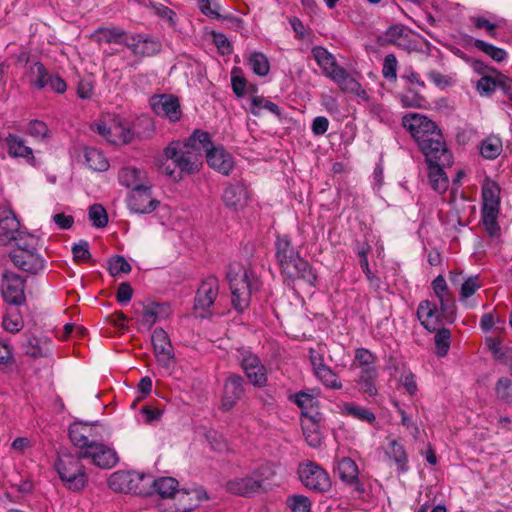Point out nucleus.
<instances>
[{"instance_id":"obj_29","label":"nucleus","mask_w":512,"mask_h":512,"mask_svg":"<svg viewBox=\"0 0 512 512\" xmlns=\"http://www.w3.org/2000/svg\"><path fill=\"white\" fill-rule=\"evenodd\" d=\"M118 179L122 186L131 191L149 184L146 172L132 166L123 167L118 173Z\"/></svg>"},{"instance_id":"obj_16","label":"nucleus","mask_w":512,"mask_h":512,"mask_svg":"<svg viewBox=\"0 0 512 512\" xmlns=\"http://www.w3.org/2000/svg\"><path fill=\"white\" fill-rule=\"evenodd\" d=\"M1 292L4 300L11 305L25 302L24 280L16 273L5 271L2 274Z\"/></svg>"},{"instance_id":"obj_10","label":"nucleus","mask_w":512,"mask_h":512,"mask_svg":"<svg viewBox=\"0 0 512 512\" xmlns=\"http://www.w3.org/2000/svg\"><path fill=\"white\" fill-rule=\"evenodd\" d=\"M92 130L115 145L130 143L135 136L130 123L120 117H114L109 124L103 121L95 122Z\"/></svg>"},{"instance_id":"obj_12","label":"nucleus","mask_w":512,"mask_h":512,"mask_svg":"<svg viewBox=\"0 0 512 512\" xmlns=\"http://www.w3.org/2000/svg\"><path fill=\"white\" fill-rule=\"evenodd\" d=\"M299 479L310 490L324 492L331 487L327 472L318 464L307 461L298 467Z\"/></svg>"},{"instance_id":"obj_62","label":"nucleus","mask_w":512,"mask_h":512,"mask_svg":"<svg viewBox=\"0 0 512 512\" xmlns=\"http://www.w3.org/2000/svg\"><path fill=\"white\" fill-rule=\"evenodd\" d=\"M482 214H483V223L485 225L486 231L491 236H496L499 231V226L496 221L498 213L483 212Z\"/></svg>"},{"instance_id":"obj_35","label":"nucleus","mask_w":512,"mask_h":512,"mask_svg":"<svg viewBox=\"0 0 512 512\" xmlns=\"http://www.w3.org/2000/svg\"><path fill=\"white\" fill-rule=\"evenodd\" d=\"M23 349L33 358L47 357L51 354V341L30 336L24 341Z\"/></svg>"},{"instance_id":"obj_19","label":"nucleus","mask_w":512,"mask_h":512,"mask_svg":"<svg viewBox=\"0 0 512 512\" xmlns=\"http://www.w3.org/2000/svg\"><path fill=\"white\" fill-rule=\"evenodd\" d=\"M122 44L130 49L135 56L140 57L154 56L161 50V43L158 40L142 34H129L123 38Z\"/></svg>"},{"instance_id":"obj_21","label":"nucleus","mask_w":512,"mask_h":512,"mask_svg":"<svg viewBox=\"0 0 512 512\" xmlns=\"http://www.w3.org/2000/svg\"><path fill=\"white\" fill-rule=\"evenodd\" d=\"M151 106L159 116H165L175 122L180 119L181 110L178 99L173 95L163 94L151 98Z\"/></svg>"},{"instance_id":"obj_54","label":"nucleus","mask_w":512,"mask_h":512,"mask_svg":"<svg viewBox=\"0 0 512 512\" xmlns=\"http://www.w3.org/2000/svg\"><path fill=\"white\" fill-rule=\"evenodd\" d=\"M398 61L394 54L385 56L382 67V75L389 81H396L397 79Z\"/></svg>"},{"instance_id":"obj_36","label":"nucleus","mask_w":512,"mask_h":512,"mask_svg":"<svg viewBox=\"0 0 512 512\" xmlns=\"http://www.w3.org/2000/svg\"><path fill=\"white\" fill-rule=\"evenodd\" d=\"M385 454L390 460L394 461L399 472L404 473L408 471V456L406 450L397 440H390Z\"/></svg>"},{"instance_id":"obj_38","label":"nucleus","mask_w":512,"mask_h":512,"mask_svg":"<svg viewBox=\"0 0 512 512\" xmlns=\"http://www.w3.org/2000/svg\"><path fill=\"white\" fill-rule=\"evenodd\" d=\"M84 156L87 165L94 171L103 172L109 168L108 160L104 154L96 148H86Z\"/></svg>"},{"instance_id":"obj_46","label":"nucleus","mask_w":512,"mask_h":512,"mask_svg":"<svg viewBox=\"0 0 512 512\" xmlns=\"http://www.w3.org/2000/svg\"><path fill=\"white\" fill-rule=\"evenodd\" d=\"M379 373L371 374V375H359L357 379V384L359 386V390L367 394L369 397H375L378 395L377 388V379Z\"/></svg>"},{"instance_id":"obj_8","label":"nucleus","mask_w":512,"mask_h":512,"mask_svg":"<svg viewBox=\"0 0 512 512\" xmlns=\"http://www.w3.org/2000/svg\"><path fill=\"white\" fill-rule=\"evenodd\" d=\"M79 450L77 456L71 454L60 455L55 463V468L66 487L72 491L82 490L88 481L84 466L81 464Z\"/></svg>"},{"instance_id":"obj_64","label":"nucleus","mask_w":512,"mask_h":512,"mask_svg":"<svg viewBox=\"0 0 512 512\" xmlns=\"http://www.w3.org/2000/svg\"><path fill=\"white\" fill-rule=\"evenodd\" d=\"M487 345L494 359L503 363L506 356V348L503 349L501 347V342L498 339L489 338L487 340Z\"/></svg>"},{"instance_id":"obj_18","label":"nucleus","mask_w":512,"mask_h":512,"mask_svg":"<svg viewBox=\"0 0 512 512\" xmlns=\"http://www.w3.org/2000/svg\"><path fill=\"white\" fill-rule=\"evenodd\" d=\"M127 205L132 213L148 214L156 209L159 205V201L152 197L151 186L147 184L130 192Z\"/></svg>"},{"instance_id":"obj_13","label":"nucleus","mask_w":512,"mask_h":512,"mask_svg":"<svg viewBox=\"0 0 512 512\" xmlns=\"http://www.w3.org/2000/svg\"><path fill=\"white\" fill-rule=\"evenodd\" d=\"M445 153L448 156V162L442 160V152L436 153L434 160L426 158L430 186L440 194L444 193L448 188V178L444 168L451 166L453 162L452 154L447 147H445Z\"/></svg>"},{"instance_id":"obj_49","label":"nucleus","mask_w":512,"mask_h":512,"mask_svg":"<svg viewBox=\"0 0 512 512\" xmlns=\"http://www.w3.org/2000/svg\"><path fill=\"white\" fill-rule=\"evenodd\" d=\"M89 219L92 224L97 228H103L108 223L107 212L104 207L100 204H93L89 208Z\"/></svg>"},{"instance_id":"obj_17","label":"nucleus","mask_w":512,"mask_h":512,"mask_svg":"<svg viewBox=\"0 0 512 512\" xmlns=\"http://www.w3.org/2000/svg\"><path fill=\"white\" fill-rule=\"evenodd\" d=\"M154 355L158 364L163 368H170L175 356L170 338L165 330L156 328L151 335Z\"/></svg>"},{"instance_id":"obj_37","label":"nucleus","mask_w":512,"mask_h":512,"mask_svg":"<svg viewBox=\"0 0 512 512\" xmlns=\"http://www.w3.org/2000/svg\"><path fill=\"white\" fill-rule=\"evenodd\" d=\"M343 415L353 417L357 420L373 424L376 421L375 414L368 408L355 405L352 403H344L341 406Z\"/></svg>"},{"instance_id":"obj_58","label":"nucleus","mask_w":512,"mask_h":512,"mask_svg":"<svg viewBox=\"0 0 512 512\" xmlns=\"http://www.w3.org/2000/svg\"><path fill=\"white\" fill-rule=\"evenodd\" d=\"M197 4L204 15L215 19H220L222 17L219 13L221 8L219 3L211 0H197Z\"/></svg>"},{"instance_id":"obj_51","label":"nucleus","mask_w":512,"mask_h":512,"mask_svg":"<svg viewBox=\"0 0 512 512\" xmlns=\"http://www.w3.org/2000/svg\"><path fill=\"white\" fill-rule=\"evenodd\" d=\"M291 512H310L311 502L304 495H292L286 501Z\"/></svg>"},{"instance_id":"obj_30","label":"nucleus","mask_w":512,"mask_h":512,"mask_svg":"<svg viewBox=\"0 0 512 512\" xmlns=\"http://www.w3.org/2000/svg\"><path fill=\"white\" fill-rule=\"evenodd\" d=\"M20 223L15 214L9 210H0V244L7 245L12 242L14 235L19 231Z\"/></svg>"},{"instance_id":"obj_11","label":"nucleus","mask_w":512,"mask_h":512,"mask_svg":"<svg viewBox=\"0 0 512 512\" xmlns=\"http://www.w3.org/2000/svg\"><path fill=\"white\" fill-rule=\"evenodd\" d=\"M207 144L200 143L201 158L205 154L209 166L223 175H229L234 168V158L222 146H213L207 133Z\"/></svg>"},{"instance_id":"obj_7","label":"nucleus","mask_w":512,"mask_h":512,"mask_svg":"<svg viewBox=\"0 0 512 512\" xmlns=\"http://www.w3.org/2000/svg\"><path fill=\"white\" fill-rule=\"evenodd\" d=\"M273 475V467L270 464H265L254 470L251 474L229 480L226 483V488L233 494L250 497L261 492L264 487V482L269 480Z\"/></svg>"},{"instance_id":"obj_6","label":"nucleus","mask_w":512,"mask_h":512,"mask_svg":"<svg viewBox=\"0 0 512 512\" xmlns=\"http://www.w3.org/2000/svg\"><path fill=\"white\" fill-rule=\"evenodd\" d=\"M227 280L231 290V303L238 312L250 304L252 293L258 290V279L254 273L239 263L229 265Z\"/></svg>"},{"instance_id":"obj_24","label":"nucleus","mask_w":512,"mask_h":512,"mask_svg":"<svg viewBox=\"0 0 512 512\" xmlns=\"http://www.w3.org/2000/svg\"><path fill=\"white\" fill-rule=\"evenodd\" d=\"M337 472L345 484L351 486L358 493L364 492V486L358 478V466L351 458H342L338 462Z\"/></svg>"},{"instance_id":"obj_40","label":"nucleus","mask_w":512,"mask_h":512,"mask_svg":"<svg viewBox=\"0 0 512 512\" xmlns=\"http://www.w3.org/2000/svg\"><path fill=\"white\" fill-rule=\"evenodd\" d=\"M125 36H129V34L117 27H102L95 32L97 41L104 43L122 44V40Z\"/></svg>"},{"instance_id":"obj_59","label":"nucleus","mask_w":512,"mask_h":512,"mask_svg":"<svg viewBox=\"0 0 512 512\" xmlns=\"http://www.w3.org/2000/svg\"><path fill=\"white\" fill-rule=\"evenodd\" d=\"M479 288L480 284L478 282V277H469L461 286L460 299L464 300L471 297Z\"/></svg>"},{"instance_id":"obj_25","label":"nucleus","mask_w":512,"mask_h":512,"mask_svg":"<svg viewBox=\"0 0 512 512\" xmlns=\"http://www.w3.org/2000/svg\"><path fill=\"white\" fill-rule=\"evenodd\" d=\"M154 490L162 498H172L175 495L180 500L188 498L189 493L178 489V481L173 477H160L154 479L151 476V491Z\"/></svg>"},{"instance_id":"obj_43","label":"nucleus","mask_w":512,"mask_h":512,"mask_svg":"<svg viewBox=\"0 0 512 512\" xmlns=\"http://www.w3.org/2000/svg\"><path fill=\"white\" fill-rule=\"evenodd\" d=\"M248 63L253 72L259 76H266L270 70L268 58L261 52H253L248 58Z\"/></svg>"},{"instance_id":"obj_55","label":"nucleus","mask_w":512,"mask_h":512,"mask_svg":"<svg viewBox=\"0 0 512 512\" xmlns=\"http://www.w3.org/2000/svg\"><path fill=\"white\" fill-rule=\"evenodd\" d=\"M3 327L11 333L19 332L23 327V321L18 312H10L3 318Z\"/></svg>"},{"instance_id":"obj_45","label":"nucleus","mask_w":512,"mask_h":512,"mask_svg":"<svg viewBox=\"0 0 512 512\" xmlns=\"http://www.w3.org/2000/svg\"><path fill=\"white\" fill-rule=\"evenodd\" d=\"M163 307L159 304H151L144 307L141 323L148 329L151 326L164 318Z\"/></svg>"},{"instance_id":"obj_56","label":"nucleus","mask_w":512,"mask_h":512,"mask_svg":"<svg viewBox=\"0 0 512 512\" xmlns=\"http://www.w3.org/2000/svg\"><path fill=\"white\" fill-rule=\"evenodd\" d=\"M108 269L112 276L119 275L121 273H128L131 270L130 264L122 256H116L109 260Z\"/></svg>"},{"instance_id":"obj_9","label":"nucleus","mask_w":512,"mask_h":512,"mask_svg":"<svg viewBox=\"0 0 512 512\" xmlns=\"http://www.w3.org/2000/svg\"><path fill=\"white\" fill-rule=\"evenodd\" d=\"M109 487L119 493L151 494V475L135 471H116L110 475Z\"/></svg>"},{"instance_id":"obj_28","label":"nucleus","mask_w":512,"mask_h":512,"mask_svg":"<svg viewBox=\"0 0 512 512\" xmlns=\"http://www.w3.org/2000/svg\"><path fill=\"white\" fill-rule=\"evenodd\" d=\"M5 143L10 156L23 158L27 163L34 165L35 157L32 148L26 145L25 140L15 134L9 133L5 138Z\"/></svg>"},{"instance_id":"obj_33","label":"nucleus","mask_w":512,"mask_h":512,"mask_svg":"<svg viewBox=\"0 0 512 512\" xmlns=\"http://www.w3.org/2000/svg\"><path fill=\"white\" fill-rule=\"evenodd\" d=\"M49 72L40 61H34L23 73V78L33 87L41 90L47 87Z\"/></svg>"},{"instance_id":"obj_52","label":"nucleus","mask_w":512,"mask_h":512,"mask_svg":"<svg viewBox=\"0 0 512 512\" xmlns=\"http://www.w3.org/2000/svg\"><path fill=\"white\" fill-rule=\"evenodd\" d=\"M27 134L38 141H43L49 137V128L43 121L32 120L28 124Z\"/></svg>"},{"instance_id":"obj_57","label":"nucleus","mask_w":512,"mask_h":512,"mask_svg":"<svg viewBox=\"0 0 512 512\" xmlns=\"http://www.w3.org/2000/svg\"><path fill=\"white\" fill-rule=\"evenodd\" d=\"M231 85L233 92L237 97H242L245 94L247 85L246 79L241 75L239 68H234L231 73Z\"/></svg>"},{"instance_id":"obj_39","label":"nucleus","mask_w":512,"mask_h":512,"mask_svg":"<svg viewBox=\"0 0 512 512\" xmlns=\"http://www.w3.org/2000/svg\"><path fill=\"white\" fill-rule=\"evenodd\" d=\"M501 72L497 69L495 74H487L476 82V90L481 96H490L498 88V79L500 78Z\"/></svg>"},{"instance_id":"obj_32","label":"nucleus","mask_w":512,"mask_h":512,"mask_svg":"<svg viewBox=\"0 0 512 512\" xmlns=\"http://www.w3.org/2000/svg\"><path fill=\"white\" fill-rule=\"evenodd\" d=\"M500 187L492 180H485L482 186L483 212L498 213Z\"/></svg>"},{"instance_id":"obj_27","label":"nucleus","mask_w":512,"mask_h":512,"mask_svg":"<svg viewBox=\"0 0 512 512\" xmlns=\"http://www.w3.org/2000/svg\"><path fill=\"white\" fill-rule=\"evenodd\" d=\"M319 420L320 413L303 412V418L301 420L303 434L308 445L313 448L319 447L322 443L318 426Z\"/></svg>"},{"instance_id":"obj_63","label":"nucleus","mask_w":512,"mask_h":512,"mask_svg":"<svg viewBox=\"0 0 512 512\" xmlns=\"http://www.w3.org/2000/svg\"><path fill=\"white\" fill-rule=\"evenodd\" d=\"M72 252L75 260L87 261L90 259L89 245L87 241H80L72 247Z\"/></svg>"},{"instance_id":"obj_31","label":"nucleus","mask_w":512,"mask_h":512,"mask_svg":"<svg viewBox=\"0 0 512 512\" xmlns=\"http://www.w3.org/2000/svg\"><path fill=\"white\" fill-rule=\"evenodd\" d=\"M417 316L421 324L429 331L436 330L442 315L436 305L428 300L422 301L417 309Z\"/></svg>"},{"instance_id":"obj_20","label":"nucleus","mask_w":512,"mask_h":512,"mask_svg":"<svg viewBox=\"0 0 512 512\" xmlns=\"http://www.w3.org/2000/svg\"><path fill=\"white\" fill-rule=\"evenodd\" d=\"M10 259L18 269L31 275L44 271L46 266L45 259L37 251H12Z\"/></svg>"},{"instance_id":"obj_3","label":"nucleus","mask_w":512,"mask_h":512,"mask_svg":"<svg viewBox=\"0 0 512 512\" xmlns=\"http://www.w3.org/2000/svg\"><path fill=\"white\" fill-rule=\"evenodd\" d=\"M403 126L409 131L425 158L435 159V154L442 152V160L448 162L445 153L446 143L436 124L426 116L410 113L403 117Z\"/></svg>"},{"instance_id":"obj_15","label":"nucleus","mask_w":512,"mask_h":512,"mask_svg":"<svg viewBox=\"0 0 512 512\" xmlns=\"http://www.w3.org/2000/svg\"><path fill=\"white\" fill-rule=\"evenodd\" d=\"M238 360L248 380L256 387H263L267 383V371L260 359L249 351L239 353Z\"/></svg>"},{"instance_id":"obj_41","label":"nucleus","mask_w":512,"mask_h":512,"mask_svg":"<svg viewBox=\"0 0 512 512\" xmlns=\"http://www.w3.org/2000/svg\"><path fill=\"white\" fill-rule=\"evenodd\" d=\"M502 152V141L497 136H489L481 142L480 153L486 159H495Z\"/></svg>"},{"instance_id":"obj_61","label":"nucleus","mask_w":512,"mask_h":512,"mask_svg":"<svg viewBox=\"0 0 512 512\" xmlns=\"http://www.w3.org/2000/svg\"><path fill=\"white\" fill-rule=\"evenodd\" d=\"M470 20L477 29H485L489 35L495 37V30L498 28L497 23H493L482 16H473Z\"/></svg>"},{"instance_id":"obj_44","label":"nucleus","mask_w":512,"mask_h":512,"mask_svg":"<svg viewBox=\"0 0 512 512\" xmlns=\"http://www.w3.org/2000/svg\"><path fill=\"white\" fill-rule=\"evenodd\" d=\"M474 46L491 57L496 62H503L507 58V52L499 47H496L484 40L476 39Z\"/></svg>"},{"instance_id":"obj_34","label":"nucleus","mask_w":512,"mask_h":512,"mask_svg":"<svg viewBox=\"0 0 512 512\" xmlns=\"http://www.w3.org/2000/svg\"><path fill=\"white\" fill-rule=\"evenodd\" d=\"M248 199V190L243 183H234L226 187L223 193V201L226 206L240 208Z\"/></svg>"},{"instance_id":"obj_42","label":"nucleus","mask_w":512,"mask_h":512,"mask_svg":"<svg viewBox=\"0 0 512 512\" xmlns=\"http://www.w3.org/2000/svg\"><path fill=\"white\" fill-rule=\"evenodd\" d=\"M12 241L15 243L17 248L14 251H37L39 240L37 237L30 233L18 231Z\"/></svg>"},{"instance_id":"obj_5","label":"nucleus","mask_w":512,"mask_h":512,"mask_svg":"<svg viewBox=\"0 0 512 512\" xmlns=\"http://www.w3.org/2000/svg\"><path fill=\"white\" fill-rule=\"evenodd\" d=\"M276 258L284 275L290 279L300 278L310 285L316 281V275L309 263L300 257L288 236H278L275 242Z\"/></svg>"},{"instance_id":"obj_1","label":"nucleus","mask_w":512,"mask_h":512,"mask_svg":"<svg viewBox=\"0 0 512 512\" xmlns=\"http://www.w3.org/2000/svg\"><path fill=\"white\" fill-rule=\"evenodd\" d=\"M103 428L96 423L75 422L69 428V437L79 457L91 460L102 469H110L118 463L114 449L103 443Z\"/></svg>"},{"instance_id":"obj_2","label":"nucleus","mask_w":512,"mask_h":512,"mask_svg":"<svg viewBox=\"0 0 512 512\" xmlns=\"http://www.w3.org/2000/svg\"><path fill=\"white\" fill-rule=\"evenodd\" d=\"M207 144V132L196 130L185 141H172L158 159L162 173L173 176L175 169L181 174H193L199 171L201 162L200 143Z\"/></svg>"},{"instance_id":"obj_26","label":"nucleus","mask_w":512,"mask_h":512,"mask_svg":"<svg viewBox=\"0 0 512 512\" xmlns=\"http://www.w3.org/2000/svg\"><path fill=\"white\" fill-rule=\"evenodd\" d=\"M244 393L243 378L231 375L224 384L222 408L230 410L240 400Z\"/></svg>"},{"instance_id":"obj_47","label":"nucleus","mask_w":512,"mask_h":512,"mask_svg":"<svg viewBox=\"0 0 512 512\" xmlns=\"http://www.w3.org/2000/svg\"><path fill=\"white\" fill-rule=\"evenodd\" d=\"M263 109H266L275 115H280V109L275 103L265 100L262 97H252L250 112L255 116H259Z\"/></svg>"},{"instance_id":"obj_53","label":"nucleus","mask_w":512,"mask_h":512,"mask_svg":"<svg viewBox=\"0 0 512 512\" xmlns=\"http://www.w3.org/2000/svg\"><path fill=\"white\" fill-rule=\"evenodd\" d=\"M294 402L302 409L303 412L319 413L315 410L316 399L312 394L306 392H298L294 396Z\"/></svg>"},{"instance_id":"obj_48","label":"nucleus","mask_w":512,"mask_h":512,"mask_svg":"<svg viewBox=\"0 0 512 512\" xmlns=\"http://www.w3.org/2000/svg\"><path fill=\"white\" fill-rule=\"evenodd\" d=\"M316 377L328 388L341 389L342 384L338 380V376L328 366L322 367L315 373Z\"/></svg>"},{"instance_id":"obj_50","label":"nucleus","mask_w":512,"mask_h":512,"mask_svg":"<svg viewBox=\"0 0 512 512\" xmlns=\"http://www.w3.org/2000/svg\"><path fill=\"white\" fill-rule=\"evenodd\" d=\"M450 331L448 329H439L435 334L436 354L440 357L445 356L450 348Z\"/></svg>"},{"instance_id":"obj_60","label":"nucleus","mask_w":512,"mask_h":512,"mask_svg":"<svg viewBox=\"0 0 512 512\" xmlns=\"http://www.w3.org/2000/svg\"><path fill=\"white\" fill-rule=\"evenodd\" d=\"M376 357L365 348H358L355 351V359L354 365L358 366H367L368 364H375Z\"/></svg>"},{"instance_id":"obj_23","label":"nucleus","mask_w":512,"mask_h":512,"mask_svg":"<svg viewBox=\"0 0 512 512\" xmlns=\"http://www.w3.org/2000/svg\"><path fill=\"white\" fill-rule=\"evenodd\" d=\"M218 293V280L213 276L207 277L197 291L195 309L206 310L210 308L216 300Z\"/></svg>"},{"instance_id":"obj_4","label":"nucleus","mask_w":512,"mask_h":512,"mask_svg":"<svg viewBox=\"0 0 512 512\" xmlns=\"http://www.w3.org/2000/svg\"><path fill=\"white\" fill-rule=\"evenodd\" d=\"M312 56L321 68L323 75L332 80L343 92L354 94L363 100L368 99L367 92L361 84L338 65L335 56L327 49L316 46L312 49Z\"/></svg>"},{"instance_id":"obj_14","label":"nucleus","mask_w":512,"mask_h":512,"mask_svg":"<svg viewBox=\"0 0 512 512\" xmlns=\"http://www.w3.org/2000/svg\"><path fill=\"white\" fill-rule=\"evenodd\" d=\"M385 41L407 52L417 51L420 47V37L406 26L397 24L385 32Z\"/></svg>"},{"instance_id":"obj_22","label":"nucleus","mask_w":512,"mask_h":512,"mask_svg":"<svg viewBox=\"0 0 512 512\" xmlns=\"http://www.w3.org/2000/svg\"><path fill=\"white\" fill-rule=\"evenodd\" d=\"M432 287L435 296L439 300L443 317L449 318L452 321L455 312V301L444 277L442 275L437 276L432 282Z\"/></svg>"}]
</instances>
